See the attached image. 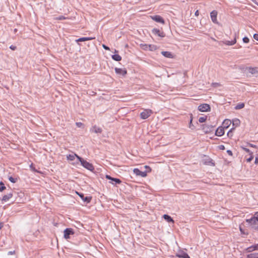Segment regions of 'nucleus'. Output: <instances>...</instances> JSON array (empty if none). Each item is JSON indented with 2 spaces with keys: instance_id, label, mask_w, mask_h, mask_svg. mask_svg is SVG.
Listing matches in <instances>:
<instances>
[{
  "instance_id": "obj_35",
  "label": "nucleus",
  "mask_w": 258,
  "mask_h": 258,
  "mask_svg": "<svg viewBox=\"0 0 258 258\" xmlns=\"http://www.w3.org/2000/svg\"><path fill=\"white\" fill-rule=\"evenodd\" d=\"M245 251L247 252H251L254 251V250H253L252 245L246 248L245 249Z\"/></svg>"
},
{
  "instance_id": "obj_21",
  "label": "nucleus",
  "mask_w": 258,
  "mask_h": 258,
  "mask_svg": "<svg viewBox=\"0 0 258 258\" xmlns=\"http://www.w3.org/2000/svg\"><path fill=\"white\" fill-rule=\"evenodd\" d=\"M231 120L229 119H225L224 121L223 122V125L224 128H227L229 125L231 124Z\"/></svg>"
},
{
  "instance_id": "obj_27",
  "label": "nucleus",
  "mask_w": 258,
  "mask_h": 258,
  "mask_svg": "<svg viewBox=\"0 0 258 258\" xmlns=\"http://www.w3.org/2000/svg\"><path fill=\"white\" fill-rule=\"evenodd\" d=\"M245 104L243 103H240L237 104L235 107L236 110H239L244 107Z\"/></svg>"
},
{
  "instance_id": "obj_38",
  "label": "nucleus",
  "mask_w": 258,
  "mask_h": 258,
  "mask_svg": "<svg viewBox=\"0 0 258 258\" xmlns=\"http://www.w3.org/2000/svg\"><path fill=\"white\" fill-rule=\"evenodd\" d=\"M76 125L78 127H81L83 125V124L81 122H77L76 123Z\"/></svg>"
},
{
  "instance_id": "obj_12",
  "label": "nucleus",
  "mask_w": 258,
  "mask_h": 258,
  "mask_svg": "<svg viewBox=\"0 0 258 258\" xmlns=\"http://www.w3.org/2000/svg\"><path fill=\"white\" fill-rule=\"evenodd\" d=\"M90 131L96 134H101L102 132V129L101 127L94 125L90 128Z\"/></svg>"
},
{
  "instance_id": "obj_43",
  "label": "nucleus",
  "mask_w": 258,
  "mask_h": 258,
  "mask_svg": "<svg viewBox=\"0 0 258 258\" xmlns=\"http://www.w3.org/2000/svg\"><path fill=\"white\" fill-rule=\"evenodd\" d=\"M102 47H103V48L104 49H105V50H110L109 47L108 46H107L105 45V44H103V45H102Z\"/></svg>"
},
{
  "instance_id": "obj_55",
  "label": "nucleus",
  "mask_w": 258,
  "mask_h": 258,
  "mask_svg": "<svg viewBox=\"0 0 258 258\" xmlns=\"http://www.w3.org/2000/svg\"><path fill=\"white\" fill-rule=\"evenodd\" d=\"M254 229H255V230H258V226H254Z\"/></svg>"
},
{
  "instance_id": "obj_49",
  "label": "nucleus",
  "mask_w": 258,
  "mask_h": 258,
  "mask_svg": "<svg viewBox=\"0 0 258 258\" xmlns=\"http://www.w3.org/2000/svg\"><path fill=\"white\" fill-rule=\"evenodd\" d=\"M219 148L220 150H224L225 149V146L223 145H221L219 146Z\"/></svg>"
},
{
  "instance_id": "obj_46",
  "label": "nucleus",
  "mask_w": 258,
  "mask_h": 258,
  "mask_svg": "<svg viewBox=\"0 0 258 258\" xmlns=\"http://www.w3.org/2000/svg\"><path fill=\"white\" fill-rule=\"evenodd\" d=\"M15 253V251L13 250V251H9L8 253V255H12V254H14Z\"/></svg>"
},
{
  "instance_id": "obj_2",
  "label": "nucleus",
  "mask_w": 258,
  "mask_h": 258,
  "mask_svg": "<svg viewBox=\"0 0 258 258\" xmlns=\"http://www.w3.org/2000/svg\"><path fill=\"white\" fill-rule=\"evenodd\" d=\"M153 111L151 109H145L140 114L141 118L143 119H147L151 115Z\"/></svg>"
},
{
  "instance_id": "obj_34",
  "label": "nucleus",
  "mask_w": 258,
  "mask_h": 258,
  "mask_svg": "<svg viewBox=\"0 0 258 258\" xmlns=\"http://www.w3.org/2000/svg\"><path fill=\"white\" fill-rule=\"evenodd\" d=\"M6 189V186L3 182H0V191H3Z\"/></svg>"
},
{
  "instance_id": "obj_22",
  "label": "nucleus",
  "mask_w": 258,
  "mask_h": 258,
  "mask_svg": "<svg viewBox=\"0 0 258 258\" xmlns=\"http://www.w3.org/2000/svg\"><path fill=\"white\" fill-rule=\"evenodd\" d=\"M94 38H93V37H81V38L78 39L77 40H76V42H83V41H88V40H91Z\"/></svg>"
},
{
  "instance_id": "obj_26",
  "label": "nucleus",
  "mask_w": 258,
  "mask_h": 258,
  "mask_svg": "<svg viewBox=\"0 0 258 258\" xmlns=\"http://www.w3.org/2000/svg\"><path fill=\"white\" fill-rule=\"evenodd\" d=\"M77 156H78L76 154H69V155L67 156V159L69 160L73 161L75 159V157H77Z\"/></svg>"
},
{
  "instance_id": "obj_41",
  "label": "nucleus",
  "mask_w": 258,
  "mask_h": 258,
  "mask_svg": "<svg viewBox=\"0 0 258 258\" xmlns=\"http://www.w3.org/2000/svg\"><path fill=\"white\" fill-rule=\"evenodd\" d=\"M253 217L258 222V212L255 213V214H254V215Z\"/></svg>"
},
{
  "instance_id": "obj_48",
  "label": "nucleus",
  "mask_w": 258,
  "mask_h": 258,
  "mask_svg": "<svg viewBox=\"0 0 258 258\" xmlns=\"http://www.w3.org/2000/svg\"><path fill=\"white\" fill-rule=\"evenodd\" d=\"M227 153L230 156H232V155H233L232 152L231 150H228L227 151Z\"/></svg>"
},
{
  "instance_id": "obj_20",
  "label": "nucleus",
  "mask_w": 258,
  "mask_h": 258,
  "mask_svg": "<svg viewBox=\"0 0 258 258\" xmlns=\"http://www.w3.org/2000/svg\"><path fill=\"white\" fill-rule=\"evenodd\" d=\"M163 217L168 222H171L172 223H174V221L173 220L172 218L168 215L164 214L163 216Z\"/></svg>"
},
{
  "instance_id": "obj_8",
  "label": "nucleus",
  "mask_w": 258,
  "mask_h": 258,
  "mask_svg": "<svg viewBox=\"0 0 258 258\" xmlns=\"http://www.w3.org/2000/svg\"><path fill=\"white\" fill-rule=\"evenodd\" d=\"M152 33L154 35H156L160 37H164L165 34L163 31H161L159 29L157 28H154L152 30Z\"/></svg>"
},
{
  "instance_id": "obj_24",
  "label": "nucleus",
  "mask_w": 258,
  "mask_h": 258,
  "mask_svg": "<svg viewBox=\"0 0 258 258\" xmlns=\"http://www.w3.org/2000/svg\"><path fill=\"white\" fill-rule=\"evenodd\" d=\"M112 58L116 61H119L121 60V57L117 54H114L112 55Z\"/></svg>"
},
{
  "instance_id": "obj_56",
  "label": "nucleus",
  "mask_w": 258,
  "mask_h": 258,
  "mask_svg": "<svg viewBox=\"0 0 258 258\" xmlns=\"http://www.w3.org/2000/svg\"><path fill=\"white\" fill-rule=\"evenodd\" d=\"M145 168H149V169H150V171H151V169L150 168V167H149V166H145Z\"/></svg>"
},
{
  "instance_id": "obj_53",
  "label": "nucleus",
  "mask_w": 258,
  "mask_h": 258,
  "mask_svg": "<svg viewBox=\"0 0 258 258\" xmlns=\"http://www.w3.org/2000/svg\"><path fill=\"white\" fill-rule=\"evenodd\" d=\"M195 16H198L199 15V11L197 10L195 14Z\"/></svg>"
},
{
  "instance_id": "obj_13",
  "label": "nucleus",
  "mask_w": 258,
  "mask_h": 258,
  "mask_svg": "<svg viewBox=\"0 0 258 258\" xmlns=\"http://www.w3.org/2000/svg\"><path fill=\"white\" fill-rule=\"evenodd\" d=\"M114 70L117 74L121 75L122 76H125L127 73V71L125 69H123L121 68H115Z\"/></svg>"
},
{
  "instance_id": "obj_42",
  "label": "nucleus",
  "mask_w": 258,
  "mask_h": 258,
  "mask_svg": "<svg viewBox=\"0 0 258 258\" xmlns=\"http://www.w3.org/2000/svg\"><path fill=\"white\" fill-rule=\"evenodd\" d=\"M148 45H149V44H145L143 45V48L145 50H148L149 48Z\"/></svg>"
},
{
  "instance_id": "obj_17",
  "label": "nucleus",
  "mask_w": 258,
  "mask_h": 258,
  "mask_svg": "<svg viewBox=\"0 0 258 258\" xmlns=\"http://www.w3.org/2000/svg\"><path fill=\"white\" fill-rule=\"evenodd\" d=\"M176 256L180 258H190L188 254L183 251H181L180 253H177Z\"/></svg>"
},
{
  "instance_id": "obj_39",
  "label": "nucleus",
  "mask_w": 258,
  "mask_h": 258,
  "mask_svg": "<svg viewBox=\"0 0 258 258\" xmlns=\"http://www.w3.org/2000/svg\"><path fill=\"white\" fill-rule=\"evenodd\" d=\"M250 156L246 159L247 162H250L253 158L252 154H250Z\"/></svg>"
},
{
  "instance_id": "obj_57",
  "label": "nucleus",
  "mask_w": 258,
  "mask_h": 258,
  "mask_svg": "<svg viewBox=\"0 0 258 258\" xmlns=\"http://www.w3.org/2000/svg\"><path fill=\"white\" fill-rule=\"evenodd\" d=\"M231 130H230V131L228 132V136L229 135V134H230V133H231Z\"/></svg>"
},
{
  "instance_id": "obj_44",
  "label": "nucleus",
  "mask_w": 258,
  "mask_h": 258,
  "mask_svg": "<svg viewBox=\"0 0 258 258\" xmlns=\"http://www.w3.org/2000/svg\"><path fill=\"white\" fill-rule=\"evenodd\" d=\"M64 19H65V17L63 16H60L56 18V20H61Z\"/></svg>"
},
{
  "instance_id": "obj_29",
  "label": "nucleus",
  "mask_w": 258,
  "mask_h": 258,
  "mask_svg": "<svg viewBox=\"0 0 258 258\" xmlns=\"http://www.w3.org/2000/svg\"><path fill=\"white\" fill-rule=\"evenodd\" d=\"M205 164L207 165H211L213 166H215V163L213 162V160L211 158H209L207 161H206L205 162Z\"/></svg>"
},
{
  "instance_id": "obj_59",
  "label": "nucleus",
  "mask_w": 258,
  "mask_h": 258,
  "mask_svg": "<svg viewBox=\"0 0 258 258\" xmlns=\"http://www.w3.org/2000/svg\"><path fill=\"white\" fill-rule=\"evenodd\" d=\"M214 85H215V86H217V85H218V83H214Z\"/></svg>"
},
{
  "instance_id": "obj_7",
  "label": "nucleus",
  "mask_w": 258,
  "mask_h": 258,
  "mask_svg": "<svg viewBox=\"0 0 258 258\" xmlns=\"http://www.w3.org/2000/svg\"><path fill=\"white\" fill-rule=\"evenodd\" d=\"M218 12L216 10L212 11L210 13V16L212 22L215 24H218V22L217 19Z\"/></svg>"
},
{
  "instance_id": "obj_58",
  "label": "nucleus",
  "mask_w": 258,
  "mask_h": 258,
  "mask_svg": "<svg viewBox=\"0 0 258 258\" xmlns=\"http://www.w3.org/2000/svg\"><path fill=\"white\" fill-rule=\"evenodd\" d=\"M214 85H215V86H217V85H218V83H214Z\"/></svg>"
},
{
  "instance_id": "obj_14",
  "label": "nucleus",
  "mask_w": 258,
  "mask_h": 258,
  "mask_svg": "<svg viewBox=\"0 0 258 258\" xmlns=\"http://www.w3.org/2000/svg\"><path fill=\"white\" fill-rule=\"evenodd\" d=\"M223 43L226 45L231 46L236 43V34H234V39L232 41L225 40L223 41Z\"/></svg>"
},
{
  "instance_id": "obj_50",
  "label": "nucleus",
  "mask_w": 258,
  "mask_h": 258,
  "mask_svg": "<svg viewBox=\"0 0 258 258\" xmlns=\"http://www.w3.org/2000/svg\"><path fill=\"white\" fill-rule=\"evenodd\" d=\"M254 163L255 164H257L258 163V155L255 157Z\"/></svg>"
},
{
  "instance_id": "obj_15",
  "label": "nucleus",
  "mask_w": 258,
  "mask_h": 258,
  "mask_svg": "<svg viewBox=\"0 0 258 258\" xmlns=\"http://www.w3.org/2000/svg\"><path fill=\"white\" fill-rule=\"evenodd\" d=\"M224 134V128L222 126L219 127L215 132V135L221 137Z\"/></svg>"
},
{
  "instance_id": "obj_47",
  "label": "nucleus",
  "mask_w": 258,
  "mask_h": 258,
  "mask_svg": "<svg viewBox=\"0 0 258 258\" xmlns=\"http://www.w3.org/2000/svg\"><path fill=\"white\" fill-rule=\"evenodd\" d=\"M253 38L255 39L256 40L258 41V34H254L253 35Z\"/></svg>"
},
{
  "instance_id": "obj_32",
  "label": "nucleus",
  "mask_w": 258,
  "mask_h": 258,
  "mask_svg": "<svg viewBox=\"0 0 258 258\" xmlns=\"http://www.w3.org/2000/svg\"><path fill=\"white\" fill-rule=\"evenodd\" d=\"M239 123H240V120L238 119H235L233 120V125H235L236 126H237L239 125Z\"/></svg>"
},
{
  "instance_id": "obj_18",
  "label": "nucleus",
  "mask_w": 258,
  "mask_h": 258,
  "mask_svg": "<svg viewBox=\"0 0 258 258\" xmlns=\"http://www.w3.org/2000/svg\"><path fill=\"white\" fill-rule=\"evenodd\" d=\"M246 221L248 223L250 224L251 225H252L253 228H254V226H257L256 224L257 222L255 220V219L253 217H252L249 219H246Z\"/></svg>"
},
{
  "instance_id": "obj_45",
  "label": "nucleus",
  "mask_w": 258,
  "mask_h": 258,
  "mask_svg": "<svg viewBox=\"0 0 258 258\" xmlns=\"http://www.w3.org/2000/svg\"><path fill=\"white\" fill-rule=\"evenodd\" d=\"M10 48L12 50H15L17 49V47L16 46L12 45L10 46Z\"/></svg>"
},
{
  "instance_id": "obj_11",
  "label": "nucleus",
  "mask_w": 258,
  "mask_h": 258,
  "mask_svg": "<svg viewBox=\"0 0 258 258\" xmlns=\"http://www.w3.org/2000/svg\"><path fill=\"white\" fill-rule=\"evenodd\" d=\"M152 20H154L156 22L164 24L165 21L163 18L159 15H155L151 16Z\"/></svg>"
},
{
  "instance_id": "obj_19",
  "label": "nucleus",
  "mask_w": 258,
  "mask_h": 258,
  "mask_svg": "<svg viewBox=\"0 0 258 258\" xmlns=\"http://www.w3.org/2000/svg\"><path fill=\"white\" fill-rule=\"evenodd\" d=\"M161 54L167 58H173V55L169 51H162Z\"/></svg>"
},
{
  "instance_id": "obj_54",
  "label": "nucleus",
  "mask_w": 258,
  "mask_h": 258,
  "mask_svg": "<svg viewBox=\"0 0 258 258\" xmlns=\"http://www.w3.org/2000/svg\"><path fill=\"white\" fill-rule=\"evenodd\" d=\"M239 229H240V232H241V233H244V232H243V230H242V229L241 228V227H239Z\"/></svg>"
},
{
  "instance_id": "obj_9",
  "label": "nucleus",
  "mask_w": 258,
  "mask_h": 258,
  "mask_svg": "<svg viewBox=\"0 0 258 258\" xmlns=\"http://www.w3.org/2000/svg\"><path fill=\"white\" fill-rule=\"evenodd\" d=\"M134 173L137 176H140L142 177H145L147 176L146 171H142L138 168H135L133 170Z\"/></svg>"
},
{
  "instance_id": "obj_31",
  "label": "nucleus",
  "mask_w": 258,
  "mask_h": 258,
  "mask_svg": "<svg viewBox=\"0 0 258 258\" xmlns=\"http://www.w3.org/2000/svg\"><path fill=\"white\" fill-rule=\"evenodd\" d=\"M207 116L200 117L199 118V121L200 123L204 122L207 120Z\"/></svg>"
},
{
  "instance_id": "obj_4",
  "label": "nucleus",
  "mask_w": 258,
  "mask_h": 258,
  "mask_svg": "<svg viewBox=\"0 0 258 258\" xmlns=\"http://www.w3.org/2000/svg\"><path fill=\"white\" fill-rule=\"evenodd\" d=\"M64 238L66 239H69L70 238L71 235H73L74 234V230L72 228H66L64 231Z\"/></svg>"
},
{
  "instance_id": "obj_10",
  "label": "nucleus",
  "mask_w": 258,
  "mask_h": 258,
  "mask_svg": "<svg viewBox=\"0 0 258 258\" xmlns=\"http://www.w3.org/2000/svg\"><path fill=\"white\" fill-rule=\"evenodd\" d=\"M106 178L107 179L111 180L112 181H114V183L110 182V183H112V184H120L121 182V180L120 179L112 177L111 176H110L109 175H106Z\"/></svg>"
},
{
  "instance_id": "obj_25",
  "label": "nucleus",
  "mask_w": 258,
  "mask_h": 258,
  "mask_svg": "<svg viewBox=\"0 0 258 258\" xmlns=\"http://www.w3.org/2000/svg\"><path fill=\"white\" fill-rule=\"evenodd\" d=\"M246 258H258V253H252L247 255Z\"/></svg>"
},
{
  "instance_id": "obj_6",
  "label": "nucleus",
  "mask_w": 258,
  "mask_h": 258,
  "mask_svg": "<svg viewBox=\"0 0 258 258\" xmlns=\"http://www.w3.org/2000/svg\"><path fill=\"white\" fill-rule=\"evenodd\" d=\"M77 194L81 198V199L87 204L89 203L91 200H92V197L89 196V197H85L83 193L76 192Z\"/></svg>"
},
{
  "instance_id": "obj_1",
  "label": "nucleus",
  "mask_w": 258,
  "mask_h": 258,
  "mask_svg": "<svg viewBox=\"0 0 258 258\" xmlns=\"http://www.w3.org/2000/svg\"><path fill=\"white\" fill-rule=\"evenodd\" d=\"M77 158L81 162V165L84 168L87 169L90 171H93L94 169V166L91 163L88 162L86 160H85L84 159H83L80 156H77Z\"/></svg>"
},
{
  "instance_id": "obj_33",
  "label": "nucleus",
  "mask_w": 258,
  "mask_h": 258,
  "mask_svg": "<svg viewBox=\"0 0 258 258\" xmlns=\"http://www.w3.org/2000/svg\"><path fill=\"white\" fill-rule=\"evenodd\" d=\"M9 180L12 183H16L18 181V178L10 176L9 177Z\"/></svg>"
},
{
  "instance_id": "obj_36",
  "label": "nucleus",
  "mask_w": 258,
  "mask_h": 258,
  "mask_svg": "<svg viewBox=\"0 0 258 258\" xmlns=\"http://www.w3.org/2000/svg\"><path fill=\"white\" fill-rule=\"evenodd\" d=\"M242 148L246 152L248 153L249 154H252V153L248 148L245 147H242Z\"/></svg>"
},
{
  "instance_id": "obj_52",
  "label": "nucleus",
  "mask_w": 258,
  "mask_h": 258,
  "mask_svg": "<svg viewBox=\"0 0 258 258\" xmlns=\"http://www.w3.org/2000/svg\"><path fill=\"white\" fill-rule=\"evenodd\" d=\"M249 146L250 147H253V148H256V145H253V144H249Z\"/></svg>"
},
{
  "instance_id": "obj_37",
  "label": "nucleus",
  "mask_w": 258,
  "mask_h": 258,
  "mask_svg": "<svg viewBox=\"0 0 258 258\" xmlns=\"http://www.w3.org/2000/svg\"><path fill=\"white\" fill-rule=\"evenodd\" d=\"M242 40L244 43H248L249 41V38L247 37H243Z\"/></svg>"
},
{
  "instance_id": "obj_16",
  "label": "nucleus",
  "mask_w": 258,
  "mask_h": 258,
  "mask_svg": "<svg viewBox=\"0 0 258 258\" xmlns=\"http://www.w3.org/2000/svg\"><path fill=\"white\" fill-rule=\"evenodd\" d=\"M247 70L249 73L252 75H254L258 73V68L257 67H247L246 68Z\"/></svg>"
},
{
  "instance_id": "obj_30",
  "label": "nucleus",
  "mask_w": 258,
  "mask_h": 258,
  "mask_svg": "<svg viewBox=\"0 0 258 258\" xmlns=\"http://www.w3.org/2000/svg\"><path fill=\"white\" fill-rule=\"evenodd\" d=\"M148 49H149L151 51H154L157 49V46L155 45L149 44V45H148Z\"/></svg>"
},
{
  "instance_id": "obj_51",
  "label": "nucleus",
  "mask_w": 258,
  "mask_h": 258,
  "mask_svg": "<svg viewBox=\"0 0 258 258\" xmlns=\"http://www.w3.org/2000/svg\"><path fill=\"white\" fill-rule=\"evenodd\" d=\"M4 226V223L3 222H0V230L2 229V228Z\"/></svg>"
},
{
  "instance_id": "obj_5",
  "label": "nucleus",
  "mask_w": 258,
  "mask_h": 258,
  "mask_svg": "<svg viewBox=\"0 0 258 258\" xmlns=\"http://www.w3.org/2000/svg\"><path fill=\"white\" fill-rule=\"evenodd\" d=\"M210 106L208 104H202L198 106V109L202 112H206L210 110Z\"/></svg>"
},
{
  "instance_id": "obj_3",
  "label": "nucleus",
  "mask_w": 258,
  "mask_h": 258,
  "mask_svg": "<svg viewBox=\"0 0 258 258\" xmlns=\"http://www.w3.org/2000/svg\"><path fill=\"white\" fill-rule=\"evenodd\" d=\"M214 126V125H212L203 124L202 130L206 134H208L212 132L213 131Z\"/></svg>"
},
{
  "instance_id": "obj_23",
  "label": "nucleus",
  "mask_w": 258,
  "mask_h": 258,
  "mask_svg": "<svg viewBox=\"0 0 258 258\" xmlns=\"http://www.w3.org/2000/svg\"><path fill=\"white\" fill-rule=\"evenodd\" d=\"M12 194L11 192V193H9V194H8L7 195H5L3 196V199H2V200L4 202H7L8 201L10 198H11L12 197Z\"/></svg>"
},
{
  "instance_id": "obj_28",
  "label": "nucleus",
  "mask_w": 258,
  "mask_h": 258,
  "mask_svg": "<svg viewBox=\"0 0 258 258\" xmlns=\"http://www.w3.org/2000/svg\"><path fill=\"white\" fill-rule=\"evenodd\" d=\"M190 121H189V127L190 128H191V130H194L195 128V127L194 126V125L192 123V114H190Z\"/></svg>"
},
{
  "instance_id": "obj_40",
  "label": "nucleus",
  "mask_w": 258,
  "mask_h": 258,
  "mask_svg": "<svg viewBox=\"0 0 258 258\" xmlns=\"http://www.w3.org/2000/svg\"><path fill=\"white\" fill-rule=\"evenodd\" d=\"M253 250H258V244L252 245Z\"/></svg>"
}]
</instances>
